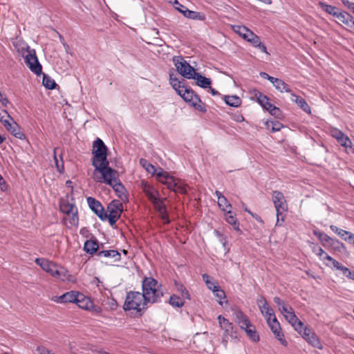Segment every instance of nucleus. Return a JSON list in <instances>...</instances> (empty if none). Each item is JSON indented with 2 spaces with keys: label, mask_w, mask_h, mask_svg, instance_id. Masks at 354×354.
<instances>
[{
  "label": "nucleus",
  "mask_w": 354,
  "mask_h": 354,
  "mask_svg": "<svg viewBox=\"0 0 354 354\" xmlns=\"http://www.w3.org/2000/svg\"><path fill=\"white\" fill-rule=\"evenodd\" d=\"M142 289L145 297V302L151 304L160 302L165 293L162 284L151 277H146L143 279Z\"/></svg>",
  "instance_id": "nucleus-1"
},
{
  "label": "nucleus",
  "mask_w": 354,
  "mask_h": 354,
  "mask_svg": "<svg viewBox=\"0 0 354 354\" xmlns=\"http://www.w3.org/2000/svg\"><path fill=\"white\" fill-rule=\"evenodd\" d=\"M148 302H145V297L143 293L138 291H129L127 293L123 308L125 311L134 310L142 316L141 313L147 309Z\"/></svg>",
  "instance_id": "nucleus-2"
},
{
  "label": "nucleus",
  "mask_w": 354,
  "mask_h": 354,
  "mask_svg": "<svg viewBox=\"0 0 354 354\" xmlns=\"http://www.w3.org/2000/svg\"><path fill=\"white\" fill-rule=\"evenodd\" d=\"M179 95L196 110L203 113L207 112L206 105L190 86H187Z\"/></svg>",
  "instance_id": "nucleus-3"
},
{
  "label": "nucleus",
  "mask_w": 354,
  "mask_h": 354,
  "mask_svg": "<svg viewBox=\"0 0 354 354\" xmlns=\"http://www.w3.org/2000/svg\"><path fill=\"white\" fill-rule=\"evenodd\" d=\"M272 201L277 211V225H281L280 221H284L285 214L288 209V205L282 192L275 190L272 194Z\"/></svg>",
  "instance_id": "nucleus-4"
},
{
  "label": "nucleus",
  "mask_w": 354,
  "mask_h": 354,
  "mask_svg": "<svg viewBox=\"0 0 354 354\" xmlns=\"http://www.w3.org/2000/svg\"><path fill=\"white\" fill-rule=\"evenodd\" d=\"M59 209L62 213L67 214L68 216V218H66V225L68 223L69 227L77 226L78 225V211L73 203H71L67 201H60Z\"/></svg>",
  "instance_id": "nucleus-5"
},
{
  "label": "nucleus",
  "mask_w": 354,
  "mask_h": 354,
  "mask_svg": "<svg viewBox=\"0 0 354 354\" xmlns=\"http://www.w3.org/2000/svg\"><path fill=\"white\" fill-rule=\"evenodd\" d=\"M174 64L177 71L183 77L187 79H191L196 71L195 69L186 62L182 56H175L173 58Z\"/></svg>",
  "instance_id": "nucleus-6"
},
{
  "label": "nucleus",
  "mask_w": 354,
  "mask_h": 354,
  "mask_svg": "<svg viewBox=\"0 0 354 354\" xmlns=\"http://www.w3.org/2000/svg\"><path fill=\"white\" fill-rule=\"evenodd\" d=\"M28 54L25 57V63L30 70L37 75H40L42 73V66L40 64L34 49H30L27 46Z\"/></svg>",
  "instance_id": "nucleus-7"
},
{
  "label": "nucleus",
  "mask_w": 354,
  "mask_h": 354,
  "mask_svg": "<svg viewBox=\"0 0 354 354\" xmlns=\"http://www.w3.org/2000/svg\"><path fill=\"white\" fill-rule=\"evenodd\" d=\"M100 176H95L94 175V180L96 182L105 183L111 187L120 180L118 178V172L112 168L108 169V170L100 173Z\"/></svg>",
  "instance_id": "nucleus-8"
},
{
  "label": "nucleus",
  "mask_w": 354,
  "mask_h": 354,
  "mask_svg": "<svg viewBox=\"0 0 354 354\" xmlns=\"http://www.w3.org/2000/svg\"><path fill=\"white\" fill-rule=\"evenodd\" d=\"M37 265L45 272L49 273L53 277H59L61 274L57 268V266L53 261L45 258H37L35 261Z\"/></svg>",
  "instance_id": "nucleus-9"
},
{
  "label": "nucleus",
  "mask_w": 354,
  "mask_h": 354,
  "mask_svg": "<svg viewBox=\"0 0 354 354\" xmlns=\"http://www.w3.org/2000/svg\"><path fill=\"white\" fill-rule=\"evenodd\" d=\"M218 320L220 327L224 330L223 335H225V336H230L232 339H237V331L236 329L234 328L232 323L221 315H218Z\"/></svg>",
  "instance_id": "nucleus-10"
},
{
  "label": "nucleus",
  "mask_w": 354,
  "mask_h": 354,
  "mask_svg": "<svg viewBox=\"0 0 354 354\" xmlns=\"http://www.w3.org/2000/svg\"><path fill=\"white\" fill-rule=\"evenodd\" d=\"M267 323L275 335V337L280 342L282 345L286 346L287 342L284 339L283 333L281 331V328L276 317L274 316L272 319H270V318L267 319Z\"/></svg>",
  "instance_id": "nucleus-11"
},
{
  "label": "nucleus",
  "mask_w": 354,
  "mask_h": 354,
  "mask_svg": "<svg viewBox=\"0 0 354 354\" xmlns=\"http://www.w3.org/2000/svg\"><path fill=\"white\" fill-rule=\"evenodd\" d=\"M87 203L91 209L100 218V220H106L107 214L105 212L104 207L99 201L89 196L87 198Z\"/></svg>",
  "instance_id": "nucleus-12"
},
{
  "label": "nucleus",
  "mask_w": 354,
  "mask_h": 354,
  "mask_svg": "<svg viewBox=\"0 0 354 354\" xmlns=\"http://www.w3.org/2000/svg\"><path fill=\"white\" fill-rule=\"evenodd\" d=\"M174 8L182 13L185 17L192 19L203 20L205 19L203 14L192 10H189L187 7L180 4L177 0L174 1Z\"/></svg>",
  "instance_id": "nucleus-13"
},
{
  "label": "nucleus",
  "mask_w": 354,
  "mask_h": 354,
  "mask_svg": "<svg viewBox=\"0 0 354 354\" xmlns=\"http://www.w3.org/2000/svg\"><path fill=\"white\" fill-rule=\"evenodd\" d=\"M108 149L102 140L97 138L93 143V158L97 159L104 156H107Z\"/></svg>",
  "instance_id": "nucleus-14"
},
{
  "label": "nucleus",
  "mask_w": 354,
  "mask_h": 354,
  "mask_svg": "<svg viewBox=\"0 0 354 354\" xmlns=\"http://www.w3.org/2000/svg\"><path fill=\"white\" fill-rule=\"evenodd\" d=\"M331 135L335 138L338 143L342 147L347 148H352V142L349 138L345 135L342 131L334 129L331 131Z\"/></svg>",
  "instance_id": "nucleus-15"
},
{
  "label": "nucleus",
  "mask_w": 354,
  "mask_h": 354,
  "mask_svg": "<svg viewBox=\"0 0 354 354\" xmlns=\"http://www.w3.org/2000/svg\"><path fill=\"white\" fill-rule=\"evenodd\" d=\"M222 211L225 212V220L226 222L232 225L234 230L236 231L239 234H241L242 231L239 227L240 223L236 218V214L232 212L230 209L225 208H222Z\"/></svg>",
  "instance_id": "nucleus-16"
},
{
  "label": "nucleus",
  "mask_w": 354,
  "mask_h": 354,
  "mask_svg": "<svg viewBox=\"0 0 354 354\" xmlns=\"http://www.w3.org/2000/svg\"><path fill=\"white\" fill-rule=\"evenodd\" d=\"M92 165L95 167V176L96 172L102 173L108 170V169H111V167L109 166V163L107 160V156H104L97 159H92Z\"/></svg>",
  "instance_id": "nucleus-17"
},
{
  "label": "nucleus",
  "mask_w": 354,
  "mask_h": 354,
  "mask_svg": "<svg viewBox=\"0 0 354 354\" xmlns=\"http://www.w3.org/2000/svg\"><path fill=\"white\" fill-rule=\"evenodd\" d=\"M4 113L6 115V118L10 119V120L12 122L10 127L8 129V131H9L17 138L21 140L26 139V136L23 132H21L19 125L14 121L13 118L6 111H4Z\"/></svg>",
  "instance_id": "nucleus-18"
},
{
  "label": "nucleus",
  "mask_w": 354,
  "mask_h": 354,
  "mask_svg": "<svg viewBox=\"0 0 354 354\" xmlns=\"http://www.w3.org/2000/svg\"><path fill=\"white\" fill-rule=\"evenodd\" d=\"M141 187L151 202L156 201L158 198V192L147 181H142Z\"/></svg>",
  "instance_id": "nucleus-19"
},
{
  "label": "nucleus",
  "mask_w": 354,
  "mask_h": 354,
  "mask_svg": "<svg viewBox=\"0 0 354 354\" xmlns=\"http://www.w3.org/2000/svg\"><path fill=\"white\" fill-rule=\"evenodd\" d=\"M108 215H115L120 217L123 211V205L118 200H113L107 206Z\"/></svg>",
  "instance_id": "nucleus-20"
},
{
  "label": "nucleus",
  "mask_w": 354,
  "mask_h": 354,
  "mask_svg": "<svg viewBox=\"0 0 354 354\" xmlns=\"http://www.w3.org/2000/svg\"><path fill=\"white\" fill-rule=\"evenodd\" d=\"M258 304L261 313L264 315L266 319L268 318L272 319V317L275 316L273 309L268 306L266 299L263 298L261 300H259Z\"/></svg>",
  "instance_id": "nucleus-21"
},
{
  "label": "nucleus",
  "mask_w": 354,
  "mask_h": 354,
  "mask_svg": "<svg viewBox=\"0 0 354 354\" xmlns=\"http://www.w3.org/2000/svg\"><path fill=\"white\" fill-rule=\"evenodd\" d=\"M99 249V242L97 239L93 238L89 240L86 241L84 245V250L89 254H94L98 252Z\"/></svg>",
  "instance_id": "nucleus-22"
},
{
  "label": "nucleus",
  "mask_w": 354,
  "mask_h": 354,
  "mask_svg": "<svg viewBox=\"0 0 354 354\" xmlns=\"http://www.w3.org/2000/svg\"><path fill=\"white\" fill-rule=\"evenodd\" d=\"M192 77H191V79L196 80V84L198 86L203 88H209L211 83H212L210 79H209L205 76H203L202 75H201L198 73H196V71L193 74Z\"/></svg>",
  "instance_id": "nucleus-23"
},
{
  "label": "nucleus",
  "mask_w": 354,
  "mask_h": 354,
  "mask_svg": "<svg viewBox=\"0 0 354 354\" xmlns=\"http://www.w3.org/2000/svg\"><path fill=\"white\" fill-rule=\"evenodd\" d=\"M236 318L241 328L243 329L245 328H249L252 326V324L248 316L245 315L241 310H237V312L236 313Z\"/></svg>",
  "instance_id": "nucleus-24"
},
{
  "label": "nucleus",
  "mask_w": 354,
  "mask_h": 354,
  "mask_svg": "<svg viewBox=\"0 0 354 354\" xmlns=\"http://www.w3.org/2000/svg\"><path fill=\"white\" fill-rule=\"evenodd\" d=\"M97 256L98 257H111L114 259L115 261H119L121 259L120 253L115 250H102L97 252Z\"/></svg>",
  "instance_id": "nucleus-25"
},
{
  "label": "nucleus",
  "mask_w": 354,
  "mask_h": 354,
  "mask_svg": "<svg viewBox=\"0 0 354 354\" xmlns=\"http://www.w3.org/2000/svg\"><path fill=\"white\" fill-rule=\"evenodd\" d=\"M292 100L295 101L303 111H304L307 113H311L310 107L307 104L305 99L295 95V93H292Z\"/></svg>",
  "instance_id": "nucleus-26"
},
{
  "label": "nucleus",
  "mask_w": 354,
  "mask_h": 354,
  "mask_svg": "<svg viewBox=\"0 0 354 354\" xmlns=\"http://www.w3.org/2000/svg\"><path fill=\"white\" fill-rule=\"evenodd\" d=\"M113 190L116 192L117 196L122 201L127 198V190L120 180L113 184L112 186Z\"/></svg>",
  "instance_id": "nucleus-27"
},
{
  "label": "nucleus",
  "mask_w": 354,
  "mask_h": 354,
  "mask_svg": "<svg viewBox=\"0 0 354 354\" xmlns=\"http://www.w3.org/2000/svg\"><path fill=\"white\" fill-rule=\"evenodd\" d=\"M75 294L76 291L67 292L58 297L57 302L75 303V299H77Z\"/></svg>",
  "instance_id": "nucleus-28"
},
{
  "label": "nucleus",
  "mask_w": 354,
  "mask_h": 354,
  "mask_svg": "<svg viewBox=\"0 0 354 354\" xmlns=\"http://www.w3.org/2000/svg\"><path fill=\"white\" fill-rule=\"evenodd\" d=\"M330 228L333 232L337 234L342 239L346 241L351 242V238H350V235H353L350 232L340 229L335 225H331Z\"/></svg>",
  "instance_id": "nucleus-29"
},
{
  "label": "nucleus",
  "mask_w": 354,
  "mask_h": 354,
  "mask_svg": "<svg viewBox=\"0 0 354 354\" xmlns=\"http://www.w3.org/2000/svg\"><path fill=\"white\" fill-rule=\"evenodd\" d=\"M265 126L266 129L272 133L279 131L283 127L282 123L274 120H267L265 122Z\"/></svg>",
  "instance_id": "nucleus-30"
},
{
  "label": "nucleus",
  "mask_w": 354,
  "mask_h": 354,
  "mask_svg": "<svg viewBox=\"0 0 354 354\" xmlns=\"http://www.w3.org/2000/svg\"><path fill=\"white\" fill-rule=\"evenodd\" d=\"M184 299H183V297H181L177 295L173 294L172 295L170 296L168 302L173 307L181 308L185 304Z\"/></svg>",
  "instance_id": "nucleus-31"
},
{
  "label": "nucleus",
  "mask_w": 354,
  "mask_h": 354,
  "mask_svg": "<svg viewBox=\"0 0 354 354\" xmlns=\"http://www.w3.org/2000/svg\"><path fill=\"white\" fill-rule=\"evenodd\" d=\"M174 286L176 291L180 295L181 297L188 300L191 299V295L187 289L184 286V285L177 281H175Z\"/></svg>",
  "instance_id": "nucleus-32"
},
{
  "label": "nucleus",
  "mask_w": 354,
  "mask_h": 354,
  "mask_svg": "<svg viewBox=\"0 0 354 354\" xmlns=\"http://www.w3.org/2000/svg\"><path fill=\"white\" fill-rule=\"evenodd\" d=\"M335 17L347 26L350 25V22L353 20V16L346 11L339 10Z\"/></svg>",
  "instance_id": "nucleus-33"
},
{
  "label": "nucleus",
  "mask_w": 354,
  "mask_h": 354,
  "mask_svg": "<svg viewBox=\"0 0 354 354\" xmlns=\"http://www.w3.org/2000/svg\"><path fill=\"white\" fill-rule=\"evenodd\" d=\"M224 101L227 105L233 107H239L241 104V98L236 95H225Z\"/></svg>",
  "instance_id": "nucleus-34"
},
{
  "label": "nucleus",
  "mask_w": 354,
  "mask_h": 354,
  "mask_svg": "<svg viewBox=\"0 0 354 354\" xmlns=\"http://www.w3.org/2000/svg\"><path fill=\"white\" fill-rule=\"evenodd\" d=\"M174 183L176 184V186L173 187H169V189L176 193H180L182 194H185L187 193L186 186L181 182L180 179L175 178Z\"/></svg>",
  "instance_id": "nucleus-35"
},
{
  "label": "nucleus",
  "mask_w": 354,
  "mask_h": 354,
  "mask_svg": "<svg viewBox=\"0 0 354 354\" xmlns=\"http://www.w3.org/2000/svg\"><path fill=\"white\" fill-rule=\"evenodd\" d=\"M306 340L313 347L322 350L323 348L322 344L317 336V335L313 333L310 336H309Z\"/></svg>",
  "instance_id": "nucleus-36"
},
{
  "label": "nucleus",
  "mask_w": 354,
  "mask_h": 354,
  "mask_svg": "<svg viewBox=\"0 0 354 354\" xmlns=\"http://www.w3.org/2000/svg\"><path fill=\"white\" fill-rule=\"evenodd\" d=\"M174 179L175 178L172 176H171L169 173L164 175L162 177H160L158 178V181L165 185H167V188L173 187L176 186V184L174 183Z\"/></svg>",
  "instance_id": "nucleus-37"
},
{
  "label": "nucleus",
  "mask_w": 354,
  "mask_h": 354,
  "mask_svg": "<svg viewBox=\"0 0 354 354\" xmlns=\"http://www.w3.org/2000/svg\"><path fill=\"white\" fill-rule=\"evenodd\" d=\"M42 84L45 88L50 90L55 88L57 86L55 80L45 73L43 74Z\"/></svg>",
  "instance_id": "nucleus-38"
},
{
  "label": "nucleus",
  "mask_w": 354,
  "mask_h": 354,
  "mask_svg": "<svg viewBox=\"0 0 354 354\" xmlns=\"http://www.w3.org/2000/svg\"><path fill=\"white\" fill-rule=\"evenodd\" d=\"M273 86L276 88V89L279 90L281 92L286 91L287 93L291 92L290 86L288 84L285 83L282 80L277 78L275 80V82L273 83Z\"/></svg>",
  "instance_id": "nucleus-39"
},
{
  "label": "nucleus",
  "mask_w": 354,
  "mask_h": 354,
  "mask_svg": "<svg viewBox=\"0 0 354 354\" xmlns=\"http://www.w3.org/2000/svg\"><path fill=\"white\" fill-rule=\"evenodd\" d=\"M165 198H157L156 201L151 202L156 209L158 212L159 214H165L167 211V207L165 204Z\"/></svg>",
  "instance_id": "nucleus-40"
},
{
  "label": "nucleus",
  "mask_w": 354,
  "mask_h": 354,
  "mask_svg": "<svg viewBox=\"0 0 354 354\" xmlns=\"http://www.w3.org/2000/svg\"><path fill=\"white\" fill-rule=\"evenodd\" d=\"M319 4L325 12H326L330 15H333L335 17H336V15L339 10L337 7L331 5H328L326 3L319 2Z\"/></svg>",
  "instance_id": "nucleus-41"
},
{
  "label": "nucleus",
  "mask_w": 354,
  "mask_h": 354,
  "mask_svg": "<svg viewBox=\"0 0 354 354\" xmlns=\"http://www.w3.org/2000/svg\"><path fill=\"white\" fill-rule=\"evenodd\" d=\"M140 164L147 171V172L154 174L156 172V168L148 160L144 158L140 160Z\"/></svg>",
  "instance_id": "nucleus-42"
},
{
  "label": "nucleus",
  "mask_w": 354,
  "mask_h": 354,
  "mask_svg": "<svg viewBox=\"0 0 354 354\" xmlns=\"http://www.w3.org/2000/svg\"><path fill=\"white\" fill-rule=\"evenodd\" d=\"M254 95L256 97L257 102L263 106L266 103H267L268 101H269V98L263 95L262 93H261L258 90H254Z\"/></svg>",
  "instance_id": "nucleus-43"
},
{
  "label": "nucleus",
  "mask_w": 354,
  "mask_h": 354,
  "mask_svg": "<svg viewBox=\"0 0 354 354\" xmlns=\"http://www.w3.org/2000/svg\"><path fill=\"white\" fill-rule=\"evenodd\" d=\"M80 308L84 309V310H91V307H93V303L90 299L89 297L84 299L82 301H80L76 304Z\"/></svg>",
  "instance_id": "nucleus-44"
},
{
  "label": "nucleus",
  "mask_w": 354,
  "mask_h": 354,
  "mask_svg": "<svg viewBox=\"0 0 354 354\" xmlns=\"http://www.w3.org/2000/svg\"><path fill=\"white\" fill-rule=\"evenodd\" d=\"M328 247H330L332 249L339 252H341L342 250L345 249L344 244L336 239H333L332 240Z\"/></svg>",
  "instance_id": "nucleus-45"
},
{
  "label": "nucleus",
  "mask_w": 354,
  "mask_h": 354,
  "mask_svg": "<svg viewBox=\"0 0 354 354\" xmlns=\"http://www.w3.org/2000/svg\"><path fill=\"white\" fill-rule=\"evenodd\" d=\"M57 148H55L54 149V160H55V166L57 169V171L59 172V173H63L64 171V161L62 160V156H60V161L58 160V158L57 157Z\"/></svg>",
  "instance_id": "nucleus-46"
},
{
  "label": "nucleus",
  "mask_w": 354,
  "mask_h": 354,
  "mask_svg": "<svg viewBox=\"0 0 354 354\" xmlns=\"http://www.w3.org/2000/svg\"><path fill=\"white\" fill-rule=\"evenodd\" d=\"M284 317L292 326L299 320L291 307H290V312L288 313V315H284Z\"/></svg>",
  "instance_id": "nucleus-47"
},
{
  "label": "nucleus",
  "mask_w": 354,
  "mask_h": 354,
  "mask_svg": "<svg viewBox=\"0 0 354 354\" xmlns=\"http://www.w3.org/2000/svg\"><path fill=\"white\" fill-rule=\"evenodd\" d=\"M213 293L216 297L218 298V302L220 305H223L222 299L226 297L225 292L221 289V286L216 290H213Z\"/></svg>",
  "instance_id": "nucleus-48"
},
{
  "label": "nucleus",
  "mask_w": 354,
  "mask_h": 354,
  "mask_svg": "<svg viewBox=\"0 0 354 354\" xmlns=\"http://www.w3.org/2000/svg\"><path fill=\"white\" fill-rule=\"evenodd\" d=\"M185 80H183L177 83H173L172 87L177 92L178 95L183 92V90L187 86Z\"/></svg>",
  "instance_id": "nucleus-49"
},
{
  "label": "nucleus",
  "mask_w": 354,
  "mask_h": 354,
  "mask_svg": "<svg viewBox=\"0 0 354 354\" xmlns=\"http://www.w3.org/2000/svg\"><path fill=\"white\" fill-rule=\"evenodd\" d=\"M247 333V335L254 342H258L259 340V335L254 329L249 328H243Z\"/></svg>",
  "instance_id": "nucleus-50"
},
{
  "label": "nucleus",
  "mask_w": 354,
  "mask_h": 354,
  "mask_svg": "<svg viewBox=\"0 0 354 354\" xmlns=\"http://www.w3.org/2000/svg\"><path fill=\"white\" fill-rule=\"evenodd\" d=\"M232 29L234 32L239 34L243 39L245 37L246 32H248V28L244 26H233Z\"/></svg>",
  "instance_id": "nucleus-51"
},
{
  "label": "nucleus",
  "mask_w": 354,
  "mask_h": 354,
  "mask_svg": "<svg viewBox=\"0 0 354 354\" xmlns=\"http://www.w3.org/2000/svg\"><path fill=\"white\" fill-rule=\"evenodd\" d=\"M218 205L221 209L222 208L227 209L232 207V205L228 202L227 199L225 196L218 201Z\"/></svg>",
  "instance_id": "nucleus-52"
},
{
  "label": "nucleus",
  "mask_w": 354,
  "mask_h": 354,
  "mask_svg": "<svg viewBox=\"0 0 354 354\" xmlns=\"http://www.w3.org/2000/svg\"><path fill=\"white\" fill-rule=\"evenodd\" d=\"M269 113L277 118L280 119L283 116L282 111L280 110L279 108L277 107L276 106H273L272 110Z\"/></svg>",
  "instance_id": "nucleus-53"
},
{
  "label": "nucleus",
  "mask_w": 354,
  "mask_h": 354,
  "mask_svg": "<svg viewBox=\"0 0 354 354\" xmlns=\"http://www.w3.org/2000/svg\"><path fill=\"white\" fill-rule=\"evenodd\" d=\"M214 233L217 237L219 238V241L223 244V245L225 246V244L227 243V237L221 233L218 230H215Z\"/></svg>",
  "instance_id": "nucleus-54"
},
{
  "label": "nucleus",
  "mask_w": 354,
  "mask_h": 354,
  "mask_svg": "<svg viewBox=\"0 0 354 354\" xmlns=\"http://www.w3.org/2000/svg\"><path fill=\"white\" fill-rule=\"evenodd\" d=\"M342 272L344 276L354 281V271H352L348 268L345 267Z\"/></svg>",
  "instance_id": "nucleus-55"
},
{
  "label": "nucleus",
  "mask_w": 354,
  "mask_h": 354,
  "mask_svg": "<svg viewBox=\"0 0 354 354\" xmlns=\"http://www.w3.org/2000/svg\"><path fill=\"white\" fill-rule=\"evenodd\" d=\"M292 326L301 335L306 326H304L303 322L299 320L296 324H293Z\"/></svg>",
  "instance_id": "nucleus-56"
},
{
  "label": "nucleus",
  "mask_w": 354,
  "mask_h": 354,
  "mask_svg": "<svg viewBox=\"0 0 354 354\" xmlns=\"http://www.w3.org/2000/svg\"><path fill=\"white\" fill-rule=\"evenodd\" d=\"M342 4L354 14V3L348 0H341Z\"/></svg>",
  "instance_id": "nucleus-57"
},
{
  "label": "nucleus",
  "mask_w": 354,
  "mask_h": 354,
  "mask_svg": "<svg viewBox=\"0 0 354 354\" xmlns=\"http://www.w3.org/2000/svg\"><path fill=\"white\" fill-rule=\"evenodd\" d=\"M259 75L262 78L269 80L272 84L275 82V80L277 79L276 77L269 75L266 72H261Z\"/></svg>",
  "instance_id": "nucleus-58"
},
{
  "label": "nucleus",
  "mask_w": 354,
  "mask_h": 354,
  "mask_svg": "<svg viewBox=\"0 0 354 354\" xmlns=\"http://www.w3.org/2000/svg\"><path fill=\"white\" fill-rule=\"evenodd\" d=\"M120 218V217L115 216V215H108L107 214L106 219L109 220V223L110 225L113 226Z\"/></svg>",
  "instance_id": "nucleus-59"
},
{
  "label": "nucleus",
  "mask_w": 354,
  "mask_h": 354,
  "mask_svg": "<svg viewBox=\"0 0 354 354\" xmlns=\"http://www.w3.org/2000/svg\"><path fill=\"white\" fill-rule=\"evenodd\" d=\"M207 287L213 291V290H216V288H218L220 286L218 285V283L214 281L213 279L210 281H207L206 284Z\"/></svg>",
  "instance_id": "nucleus-60"
},
{
  "label": "nucleus",
  "mask_w": 354,
  "mask_h": 354,
  "mask_svg": "<svg viewBox=\"0 0 354 354\" xmlns=\"http://www.w3.org/2000/svg\"><path fill=\"white\" fill-rule=\"evenodd\" d=\"M313 332L308 328L307 326H305L303 332L301 333V335L303 337L304 339H307L309 336H310Z\"/></svg>",
  "instance_id": "nucleus-61"
},
{
  "label": "nucleus",
  "mask_w": 354,
  "mask_h": 354,
  "mask_svg": "<svg viewBox=\"0 0 354 354\" xmlns=\"http://www.w3.org/2000/svg\"><path fill=\"white\" fill-rule=\"evenodd\" d=\"M167 173L168 172L165 171L162 168L158 167V169L156 168V172L153 175H156L158 179L160 177H162L164 175L167 174Z\"/></svg>",
  "instance_id": "nucleus-62"
},
{
  "label": "nucleus",
  "mask_w": 354,
  "mask_h": 354,
  "mask_svg": "<svg viewBox=\"0 0 354 354\" xmlns=\"http://www.w3.org/2000/svg\"><path fill=\"white\" fill-rule=\"evenodd\" d=\"M0 102L5 107H6L8 104L9 103V101H8V98L6 97L5 94L1 93V91H0Z\"/></svg>",
  "instance_id": "nucleus-63"
},
{
  "label": "nucleus",
  "mask_w": 354,
  "mask_h": 354,
  "mask_svg": "<svg viewBox=\"0 0 354 354\" xmlns=\"http://www.w3.org/2000/svg\"><path fill=\"white\" fill-rule=\"evenodd\" d=\"M254 47H256L257 45L260 44L261 40L258 35L254 36L249 41Z\"/></svg>",
  "instance_id": "nucleus-64"
}]
</instances>
